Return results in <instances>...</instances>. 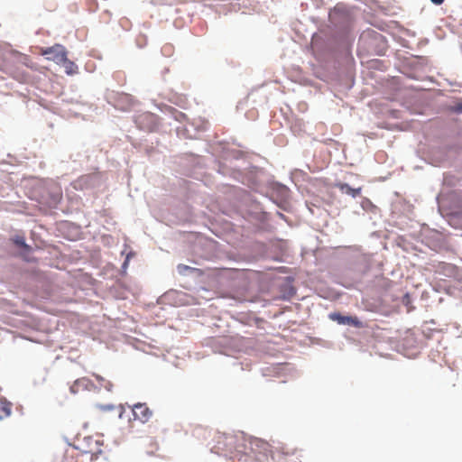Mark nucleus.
Returning a JSON list of instances; mask_svg holds the SVG:
<instances>
[{
	"label": "nucleus",
	"mask_w": 462,
	"mask_h": 462,
	"mask_svg": "<svg viewBox=\"0 0 462 462\" xmlns=\"http://www.w3.org/2000/svg\"><path fill=\"white\" fill-rule=\"evenodd\" d=\"M226 439L228 445L235 444V449L239 453H246V450L250 449L255 454L259 453L265 456L271 454L273 459H277L278 462H289L288 457L296 455V450H289L284 446L276 448L275 452H273L271 445L267 441L244 434L226 437Z\"/></svg>",
	"instance_id": "1"
},
{
	"label": "nucleus",
	"mask_w": 462,
	"mask_h": 462,
	"mask_svg": "<svg viewBox=\"0 0 462 462\" xmlns=\"http://www.w3.org/2000/svg\"><path fill=\"white\" fill-rule=\"evenodd\" d=\"M103 441L93 437L84 438L82 443L78 448V453L75 456L76 462H97L102 457H106L103 452Z\"/></svg>",
	"instance_id": "2"
},
{
	"label": "nucleus",
	"mask_w": 462,
	"mask_h": 462,
	"mask_svg": "<svg viewBox=\"0 0 462 462\" xmlns=\"http://www.w3.org/2000/svg\"><path fill=\"white\" fill-rule=\"evenodd\" d=\"M40 53L46 56L47 60H52L57 64H61L66 60L67 51L61 44H55L51 47L42 48Z\"/></svg>",
	"instance_id": "3"
},
{
	"label": "nucleus",
	"mask_w": 462,
	"mask_h": 462,
	"mask_svg": "<svg viewBox=\"0 0 462 462\" xmlns=\"http://www.w3.org/2000/svg\"><path fill=\"white\" fill-rule=\"evenodd\" d=\"M133 420H138L142 423L149 421L152 416V411L146 405V403H136L131 406Z\"/></svg>",
	"instance_id": "4"
},
{
	"label": "nucleus",
	"mask_w": 462,
	"mask_h": 462,
	"mask_svg": "<svg viewBox=\"0 0 462 462\" xmlns=\"http://www.w3.org/2000/svg\"><path fill=\"white\" fill-rule=\"evenodd\" d=\"M329 318L341 325H350L356 328L363 327V323L356 317L343 316L340 313H331Z\"/></svg>",
	"instance_id": "5"
},
{
	"label": "nucleus",
	"mask_w": 462,
	"mask_h": 462,
	"mask_svg": "<svg viewBox=\"0 0 462 462\" xmlns=\"http://www.w3.org/2000/svg\"><path fill=\"white\" fill-rule=\"evenodd\" d=\"M12 403L5 399L0 398V420L7 418L11 415Z\"/></svg>",
	"instance_id": "6"
},
{
	"label": "nucleus",
	"mask_w": 462,
	"mask_h": 462,
	"mask_svg": "<svg viewBox=\"0 0 462 462\" xmlns=\"http://www.w3.org/2000/svg\"><path fill=\"white\" fill-rule=\"evenodd\" d=\"M338 188L343 193L350 195L353 198L357 197L361 193V188L353 189L346 183L339 184Z\"/></svg>",
	"instance_id": "7"
},
{
	"label": "nucleus",
	"mask_w": 462,
	"mask_h": 462,
	"mask_svg": "<svg viewBox=\"0 0 462 462\" xmlns=\"http://www.w3.org/2000/svg\"><path fill=\"white\" fill-rule=\"evenodd\" d=\"M61 64L64 66L65 71L69 75H73L78 70V66L73 61L69 60L67 57L66 60L62 61Z\"/></svg>",
	"instance_id": "8"
},
{
	"label": "nucleus",
	"mask_w": 462,
	"mask_h": 462,
	"mask_svg": "<svg viewBox=\"0 0 462 462\" xmlns=\"http://www.w3.org/2000/svg\"><path fill=\"white\" fill-rule=\"evenodd\" d=\"M14 242L15 245L23 247V248H29V246L25 244V240L23 236H17L14 238Z\"/></svg>",
	"instance_id": "9"
},
{
	"label": "nucleus",
	"mask_w": 462,
	"mask_h": 462,
	"mask_svg": "<svg viewBox=\"0 0 462 462\" xmlns=\"http://www.w3.org/2000/svg\"><path fill=\"white\" fill-rule=\"evenodd\" d=\"M454 111L457 113H462V103H458L454 106Z\"/></svg>",
	"instance_id": "10"
},
{
	"label": "nucleus",
	"mask_w": 462,
	"mask_h": 462,
	"mask_svg": "<svg viewBox=\"0 0 462 462\" xmlns=\"http://www.w3.org/2000/svg\"><path fill=\"white\" fill-rule=\"evenodd\" d=\"M433 4L437 5H439L441 4H443V2L445 0H430Z\"/></svg>",
	"instance_id": "11"
},
{
	"label": "nucleus",
	"mask_w": 462,
	"mask_h": 462,
	"mask_svg": "<svg viewBox=\"0 0 462 462\" xmlns=\"http://www.w3.org/2000/svg\"><path fill=\"white\" fill-rule=\"evenodd\" d=\"M142 117H143L145 119H150V118H152V115H148V114L147 115H143L142 116H140V118H142Z\"/></svg>",
	"instance_id": "12"
},
{
	"label": "nucleus",
	"mask_w": 462,
	"mask_h": 462,
	"mask_svg": "<svg viewBox=\"0 0 462 462\" xmlns=\"http://www.w3.org/2000/svg\"><path fill=\"white\" fill-rule=\"evenodd\" d=\"M108 384H109V387H108V386H106V385L105 387L107 389V391H110V390H111V388H110V387L112 386V384H111L110 383H108Z\"/></svg>",
	"instance_id": "13"
},
{
	"label": "nucleus",
	"mask_w": 462,
	"mask_h": 462,
	"mask_svg": "<svg viewBox=\"0 0 462 462\" xmlns=\"http://www.w3.org/2000/svg\"><path fill=\"white\" fill-rule=\"evenodd\" d=\"M96 378L99 381V380H103V378L99 375H96Z\"/></svg>",
	"instance_id": "14"
}]
</instances>
